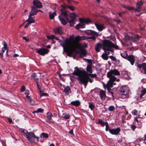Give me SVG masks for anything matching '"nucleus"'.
<instances>
[{"label":"nucleus","instance_id":"1","mask_svg":"<svg viewBox=\"0 0 146 146\" xmlns=\"http://www.w3.org/2000/svg\"><path fill=\"white\" fill-rule=\"evenodd\" d=\"M60 11L61 13L58 16V18L62 24L64 25H65L67 24V22L69 23L70 27L73 26L75 23V21H76V15L74 13H70V19L69 20L68 18V15L66 12L63 11V9H61Z\"/></svg>","mask_w":146,"mask_h":146},{"label":"nucleus","instance_id":"2","mask_svg":"<svg viewBox=\"0 0 146 146\" xmlns=\"http://www.w3.org/2000/svg\"><path fill=\"white\" fill-rule=\"evenodd\" d=\"M120 73L116 69L111 70L107 73V77L110 78L109 81L114 82L116 81V78L114 76H119Z\"/></svg>","mask_w":146,"mask_h":146},{"label":"nucleus","instance_id":"3","mask_svg":"<svg viewBox=\"0 0 146 146\" xmlns=\"http://www.w3.org/2000/svg\"><path fill=\"white\" fill-rule=\"evenodd\" d=\"M102 44V49L105 51V50H110V49L111 48L112 44H113V43L109 40L105 39L104 40Z\"/></svg>","mask_w":146,"mask_h":146},{"label":"nucleus","instance_id":"4","mask_svg":"<svg viewBox=\"0 0 146 146\" xmlns=\"http://www.w3.org/2000/svg\"><path fill=\"white\" fill-rule=\"evenodd\" d=\"M86 33L89 35H92V36L88 37V39H91L95 40L96 37L99 36V34L97 32L92 30H88L86 31Z\"/></svg>","mask_w":146,"mask_h":146},{"label":"nucleus","instance_id":"5","mask_svg":"<svg viewBox=\"0 0 146 146\" xmlns=\"http://www.w3.org/2000/svg\"><path fill=\"white\" fill-rule=\"evenodd\" d=\"M116 84V83L114 82H112L110 81H109L108 82L106 85H105V84H104V87H106L108 91V92L110 93L111 95L112 96L113 98L114 97L113 95V92H111V89L110 88L113 87V85H115Z\"/></svg>","mask_w":146,"mask_h":146},{"label":"nucleus","instance_id":"6","mask_svg":"<svg viewBox=\"0 0 146 146\" xmlns=\"http://www.w3.org/2000/svg\"><path fill=\"white\" fill-rule=\"evenodd\" d=\"M119 94L121 95H126L129 92L128 88L125 86H123L119 88Z\"/></svg>","mask_w":146,"mask_h":146},{"label":"nucleus","instance_id":"7","mask_svg":"<svg viewBox=\"0 0 146 146\" xmlns=\"http://www.w3.org/2000/svg\"><path fill=\"white\" fill-rule=\"evenodd\" d=\"M83 71L80 70L78 67H75L74 72L72 73V74L73 75L78 76V77H79L80 76L84 75H83Z\"/></svg>","mask_w":146,"mask_h":146},{"label":"nucleus","instance_id":"8","mask_svg":"<svg viewBox=\"0 0 146 146\" xmlns=\"http://www.w3.org/2000/svg\"><path fill=\"white\" fill-rule=\"evenodd\" d=\"M49 50L47 48H42L36 49V52L40 55L44 56L45 54H47L49 52Z\"/></svg>","mask_w":146,"mask_h":146},{"label":"nucleus","instance_id":"9","mask_svg":"<svg viewBox=\"0 0 146 146\" xmlns=\"http://www.w3.org/2000/svg\"><path fill=\"white\" fill-rule=\"evenodd\" d=\"M19 131L21 132V134L23 135L26 138L28 139L29 141L30 140V137L27 136V134L28 132L27 130L23 128H20L19 129Z\"/></svg>","mask_w":146,"mask_h":146},{"label":"nucleus","instance_id":"10","mask_svg":"<svg viewBox=\"0 0 146 146\" xmlns=\"http://www.w3.org/2000/svg\"><path fill=\"white\" fill-rule=\"evenodd\" d=\"M137 67L139 68L140 70L142 68L144 71L143 72V74H146V63H143L142 64H138L137 65Z\"/></svg>","mask_w":146,"mask_h":146},{"label":"nucleus","instance_id":"11","mask_svg":"<svg viewBox=\"0 0 146 146\" xmlns=\"http://www.w3.org/2000/svg\"><path fill=\"white\" fill-rule=\"evenodd\" d=\"M78 80L80 81L79 83L80 84L82 83L84 84V86H87L88 83V81L86 80L83 76L78 77Z\"/></svg>","mask_w":146,"mask_h":146},{"label":"nucleus","instance_id":"12","mask_svg":"<svg viewBox=\"0 0 146 146\" xmlns=\"http://www.w3.org/2000/svg\"><path fill=\"white\" fill-rule=\"evenodd\" d=\"M121 131L119 127H117L116 129H113L110 130V133L112 135H117Z\"/></svg>","mask_w":146,"mask_h":146},{"label":"nucleus","instance_id":"13","mask_svg":"<svg viewBox=\"0 0 146 146\" xmlns=\"http://www.w3.org/2000/svg\"><path fill=\"white\" fill-rule=\"evenodd\" d=\"M135 57L133 55H128L126 60H128L130 62L131 64L133 65L135 62Z\"/></svg>","mask_w":146,"mask_h":146},{"label":"nucleus","instance_id":"14","mask_svg":"<svg viewBox=\"0 0 146 146\" xmlns=\"http://www.w3.org/2000/svg\"><path fill=\"white\" fill-rule=\"evenodd\" d=\"M33 5L35 7L40 8L42 7V5L40 2L37 0H35L33 2Z\"/></svg>","mask_w":146,"mask_h":146},{"label":"nucleus","instance_id":"15","mask_svg":"<svg viewBox=\"0 0 146 146\" xmlns=\"http://www.w3.org/2000/svg\"><path fill=\"white\" fill-rule=\"evenodd\" d=\"M81 21H82L81 19H80L79 23L76 25L75 26V28L77 29H79L80 28L82 29L85 27L84 23L81 22Z\"/></svg>","mask_w":146,"mask_h":146},{"label":"nucleus","instance_id":"16","mask_svg":"<svg viewBox=\"0 0 146 146\" xmlns=\"http://www.w3.org/2000/svg\"><path fill=\"white\" fill-rule=\"evenodd\" d=\"M38 11H36V9L34 6L31 7V9L29 15V17L35 15H36Z\"/></svg>","mask_w":146,"mask_h":146},{"label":"nucleus","instance_id":"17","mask_svg":"<svg viewBox=\"0 0 146 146\" xmlns=\"http://www.w3.org/2000/svg\"><path fill=\"white\" fill-rule=\"evenodd\" d=\"M27 135L28 136L30 137V139H31V138H33L34 139L36 138L37 141H39V137L36 136L34 133L31 132H28V133H27ZM29 141H31V139H30V140Z\"/></svg>","mask_w":146,"mask_h":146},{"label":"nucleus","instance_id":"18","mask_svg":"<svg viewBox=\"0 0 146 146\" xmlns=\"http://www.w3.org/2000/svg\"><path fill=\"white\" fill-rule=\"evenodd\" d=\"M103 47V44L100 42L97 43L95 46V49L96 52H98L100 51V49Z\"/></svg>","mask_w":146,"mask_h":146},{"label":"nucleus","instance_id":"19","mask_svg":"<svg viewBox=\"0 0 146 146\" xmlns=\"http://www.w3.org/2000/svg\"><path fill=\"white\" fill-rule=\"evenodd\" d=\"M143 3L141 1H140L138 3H137L136 8L135 9V11L138 12H139L141 11V6L143 5Z\"/></svg>","mask_w":146,"mask_h":146},{"label":"nucleus","instance_id":"20","mask_svg":"<svg viewBox=\"0 0 146 146\" xmlns=\"http://www.w3.org/2000/svg\"><path fill=\"white\" fill-rule=\"evenodd\" d=\"M61 45L63 48L64 51L67 54L68 56L70 57L72 56V52H70L69 51V48L66 49L65 46L62 44H61Z\"/></svg>","mask_w":146,"mask_h":146},{"label":"nucleus","instance_id":"21","mask_svg":"<svg viewBox=\"0 0 146 146\" xmlns=\"http://www.w3.org/2000/svg\"><path fill=\"white\" fill-rule=\"evenodd\" d=\"M97 28L100 31H102L104 29V26L103 24H99L96 23L94 24Z\"/></svg>","mask_w":146,"mask_h":146},{"label":"nucleus","instance_id":"22","mask_svg":"<svg viewBox=\"0 0 146 146\" xmlns=\"http://www.w3.org/2000/svg\"><path fill=\"white\" fill-rule=\"evenodd\" d=\"M87 52L85 49H81L79 56L80 58H82L83 56L85 57L86 55Z\"/></svg>","mask_w":146,"mask_h":146},{"label":"nucleus","instance_id":"23","mask_svg":"<svg viewBox=\"0 0 146 146\" xmlns=\"http://www.w3.org/2000/svg\"><path fill=\"white\" fill-rule=\"evenodd\" d=\"M99 95L101 99L102 100H104L106 96L105 92L103 90H101L99 93Z\"/></svg>","mask_w":146,"mask_h":146},{"label":"nucleus","instance_id":"24","mask_svg":"<svg viewBox=\"0 0 146 146\" xmlns=\"http://www.w3.org/2000/svg\"><path fill=\"white\" fill-rule=\"evenodd\" d=\"M54 31L55 34L57 35H61L62 33L61 29L59 27L54 29Z\"/></svg>","mask_w":146,"mask_h":146},{"label":"nucleus","instance_id":"25","mask_svg":"<svg viewBox=\"0 0 146 146\" xmlns=\"http://www.w3.org/2000/svg\"><path fill=\"white\" fill-rule=\"evenodd\" d=\"M70 40L68 39H66V40H64V42H63V44L65 46V48L66 49L68 48L69 47V41Z\"/></svg>","mask_w":146,"mask_h":146},{"label":"nucleus","instance_id":"26","mask_svg":"<svg viewBox=\"0 0 146 146\" xmlns=\"http://www.w3.org/2000/svg\"><path fill=\"white\" fill-rule=\"evenodd\" d=\"M26 22L28 23V24L30 25L32 23H34L35 20L33 19V17H31V16L29 17V18L27 20Z\"/></svg>","mask_w":146,"mask_h":146},{"label":"nucleus","instance_id":"27","mask_svg":"<svg viewBox=\"0 0 146 146\" xmlns=\"http://www.w3.org/2000/svg\"><path fill=\"white\" fill-rule=\"evenodd\" d=\"M2 44L3 46V47L2 48L1 50L2 53H3L4 52L5 50L7 49V45L6 42L4 41H3Z\"/></svg>","mask_w":146,"mask_h":146},{"label":"nucleus","instance_id":"28","mask_svg":"<svg viewBox=\"0 0 146 146\" xmlns=\"http://www.w3.org/2000/svg\"><path fill=\"white\" fill-rule=\"evenodd\" d=\"M70 104L74 106H78L80 105V102L79 100H77L71 102L70 103Z\"/></svg>","mask_w":146,"mask_h":146},{"label":"nucleus","instance_id":"29","mask_svg":"<svg viewBox=\"0 0 146 146\" xmlns=\"http://www.w3.org/2000/svg\"><path fill=\"white\" fill-rule=\"evenodd\" d=\"M53 116L52 114L50 112H48L47 113V117L48 119V121H46L47 123H49V121L51 120L52 117Z\"/></svg>","mask_w":146,"mask_h":146},{"label":"nucleus","instance_id":"30","mask_svg":"<svg viewBox=\"0 0 146 146\" xmlns=\"http://www.w3.org/2000/svg\"><path fill=\"white\" fill-rule=\"evenodd\" d=\"M84 37H80L79 36H76L74 39H72L71 40L73 42L74 41H79L81 40H84V39L83 38Z\"/></svg>","mask_w":146,"mask_h":146},{"label":"nucleus","instance_id":"31","mask_svg":"<svg viewBox=\"0 0 146 146\" xmlns=\"http://www.w3.org/2000/svg\"><path fill=\"white\" fill-rule=\"evenodd\" d=\"M49 17L50 19H53L54 18V16L56 15V12L54 11L52 13L51 12H49Z\"/></svg>","mask_w":146,"mask_h":146},{"label":"nucleus","instance_id":"32","mask_svg":"<svg viewBox=\"0 0 146 146\" xmlns=\"http://www.w3.org/2000/svg\"><path fill=\"white\" fill-rule=\"evenodd\" d=\"M83 76L86 80L88 81V82H89L90 83H92L93 82V79L90 78L87 75H83Z\"/></svg>","mask_w":146,"mask_h":146},{"label":"nucleus","instance_id":"33","mask_svg":"<svg viewBox=\"0 0 146 146\" xmlns=\"http://www.w3.org/2000/svg\"><path fill=\"white\" fill-rule=\"evenodd\" d=\"M64 92L66 93V94H68L70 93L71 92L70 88V87L68 86H67L64 89Z\"/></svg>","mask_w":146,"mask_h":146},{"label":"nucleus","instance_id":"34","mask_svg":"<svg viewBox=\"0 0 146 146\" xmlns=\"http://www.w3.org/2000/svg\"><path fill=\"white\" fill-rule=\"evenodd\" d=\"M91 66L88 64L86 68L87 71L90 73H92V68Z\"/></svg>","mask_w":146,"mask_h":146},{"label":"nucleus","instance_id":"35","mask_svg":"<svg viewBox=\"0 0 146 146\" xmlns=\"http://www.w3.org/2000/svg\"><path fill=\"white\" fill-rule=\"evenodd\" d=\"M49 135L48 134L46 133H43L41 134L40 137L41 138H48Z\"/></svg>","mask_w":146,"mask_h":146},{"label":"nucleus","instance_id":"36","mask_svg":"<svg viewBox=\"0 0 146 146\" xmlns=\"http://www.w3.org/2000/svg\"><path fill=\"white\" fill-rule=\"evenodd\" d=\"M81 19L82 21H81V22L84 23H85L86 24H88L91 21L90 19Z\"/></svg>","mask_w":146,"mask_h":146},{"label":"nucleus","instance_id":"37","mask_svg":"<svg viewBox=\"0 0 146 146\" xmlns=\"http://www.w3.org/2000/svg\"><path fill=\"white\" fill-rule=\"evenodd\" d=\"M121 56L124 59H126L127 56H128V54L126 52H125L124 53H121L120 54Z\"/></svg>","mask_w":146,"mask_h":146},{"label":"nucleus","instance_id":"38","mask_svg":"<svg viewBox=\"0 0 146 146\" xmlns=\"http://www.w3.org/2000/svg\"><path fill=\"white\" fill-rule=\"evenodd\" d=\"M62 117L64 119H68L69 118L70 115L66 113H64L63 114Z\"/></svg>","mask_w":146,"mask_h":146},{"label":"nucleus","instance_id":"39","mask_svg":"<svg viewBox=\"0 0 146 146\" xmlns=\"http://www.w3.org/2000/svg\"><path fill=\"white\" fill-rule=\"evenodd\" d=\"M98 123L99 124H100L102 127H104L105 125V122L103 121L101 119H98Z\"/></svg>","mask_w":146,"mask_h":146},{"label":"nucleus","instance_id":"40","mask_svg":"<svg viewBox=\"0 0 146 146\" xmlns=\"http://www.w3.org/2000/svg\"><path fill=\"white\" fill-rule=\"evenodd\" d=\"M130 127L133 131L135 130V129L137 127L135 126V122H133V124L130 125Z\"/></svg>","mask_w":146,"mask_h":146},{"label":"nucleus","instance_id":"41","mask_svg":"<svg viewBox=\"0 0 146 146\" xmlns=\"http://www.w3.org/2000/svg\"><path fill=\"white\" fill-rule=\"evenodd\" d=\"M83 60L84 61L86 62L87 61L88 62V63L90 65L92 66V59H88L86 58H83Z\"/></svg>","mask_w":146,"mask_h":146},{"label":"nucleus","instance_id":"42","mask_svg":"<svg viewBox=\"0 0 146 146\" xmlns=\"http://www.w3.org/2000/svg\"><path fill=\"white\" fill-rule=\"evenodd\" d=\"M31 77L33 78V79L35 80L36 81L38 80V78L37 77V75L35 73H34L31 74Z\"/></svg>","mask_w":146,"mask_h":146},{"label":"nucleus","instance_id":"43","mask_svg":"<svg viewBox=\"0 0 146 146\" xmlns=\"http://www.w3.org/2000/svg\"><path fill=\"white\" fill-rule=\"evenodd\" d=\"M141 93L140 94L139 97L140 98H142L143 96L146 93V90L145 89H143L141 91Z\"/></svg>","mask_w":146,"mask_h":146},{"label":"nucleus","instance_id":"44","mask_svg":"<svg viewBox=\"0 0 146 146\" xmlns=\"http://www.w3.org/2000/svg\"><path fill=\"white\" fill-rule=\"evenodd\" d=\"M123 7L126 8L129 10H135V11L136 9L133 7H130L128 6H126L125 5H124Z\"/></svg>","mask_w":146,"mask_h":146},{"label":"nucleus","instance_id":"45","mask_svg":"<svg viewBox=\"0 0 146 146\" xmlns=\"http://www.w3.org/2000/svg\"><path fill=\"white\" fill-rule=\"evenodd\" d=\"M102 58L104 60H107L109 57L105 53H103L102 55Z\"/></svg>","mask_w":146,"mask_h":146},{"label":"nucleus","instance_id":"46","mask_svg":"<svg viewBox=\"0 0 146 146\" xmlns=\"http://www.w3.org/2000/svg\"><path fill=\"white\" fill-rule=\"evenodd\" d=\"M132 42L130 43L129 44H127L126 45L127 46H129V48L130 49V50H133L134 49H135V48L133 46H131L130 47V46H132Z\"/></svg>","mask_w":146,"mask_h":146},{"label":"nucleus","instance_id":"47","mask_svg":"<svg viewBox=\"0 0 146 146\" xmlns=\"http://www.w3.org/2000/svg\"><path fill=\"white\" fill-rule=\"evenodd\" d=\"M26 98L29 101V103L31 105H33L34 104V103L32 102L31 98L30 96H27L26 97Z\"/></svg>","mask_w":146,"mask_h":146},{"label":"nucleus","instance_id":"48","mask_svg":"<svg viewBox=\"0 0 146 146\" xmlns=\"http://www.w3.org/2000/svg\"><path fill=\"white\" fill-rule=\"evenodd\" d=\"M46 37L48 40H53L55 38V36L54 35H52L51 36L47 35Z\"/></svg>","mask_w":146,"mask_h":146},{"label":"nucleus","instance_id":"49","mask_svg":"<svg viewBox=\"0 0 146 146\" xmlns=\"http://www.w3.org/2000/svg\"><path fill=\"white\" fill-rule=\"evenodd\" d=\"M89 106V108L91 110H93L95 108V106L92 103H90Z\"/></svg>","mask_w":146,"mask_h":146},{"label":"nucleus","instance_id":"50","mask_svg":"<svg viewBox=\"0 0 146 146\" xmlns=\"http://www.w3.org/2000/svg\"><path fill=\"white\" fill-rule=\"evenodd\" d=\"M115 109L114 107L112 106H110L108 108L109 111H114L115 110Z\"/></svg>","mask_w":146,"mask_h":146},{"label":"nucleus","instance_id":"51","mask_svg":"<svg viewBox=\"0 0 146 146\" xmlns=\"http://www.w3.org/2000/svg\"><path fill=\"white\" fill-rule=\"evenodd\" d=\"M43 111V110L41 108H38L37 111H33V113L34 112H36V113H42Z\"/></svg>","mask_w":146,"mask_h":146},{"label":"nucleus","instance_id":"52","mask_svg":"<svg viewBox=\"0 0 146 146\" xmlns=\"http://www.w3.org/2000/svg\"><path fill=\"white\" fill-rule=\"evenodd\" d=\"M121 74L123 75L126 76H128V72L125 70H122L121 72Z\"/></svg>","mask_w":146,"mask_h":146},{"label":"nucleus","instance_id":"53","mask_svg":"<svg viewBox=\"0 0 146 146\" xmlns=\"http://www.w3.org/2000/svg\"><path fill=\"white\" fill-rule=\"evenodd\" d=\"M40 97H42V96L47 97L48 96V94L46 93H42V92H41V93H40Z\"/></svg>","mask_w":146,"mask_h":146},{"label":"nucleus","instance_id":"54","mask_svg":"<svg viewBox=\"0 0 146 146\" xmlns=\"http://www.w3.org/2000/svg\"><path fill=\"white\" fill-rule=\"evenodd\" d=\"M122 118V122L125 123V119L126 117L125 115H123L121 116Z\"/></svg>","mask_w":146,"mask_h":146},{"label":"nucleus","instance_id":"55","mask_svg":"<svg viewBox=\"0 0 146 146\" xmlns=\"http://www.w3.org/2000/svg\"><path fill=\"white\" fill-rule=\"evenodd\" d=\"M133 37L135 39L139 40L141 37V36L138 35H134Z\"/></svg>","mask_w":146,"mask_h":146},{"label":"nucleus","instance_id":"56","mask_svg":"<svg viewBox=\"0 0 146 146\" xmlns=\"http://www.w3.org/2000/svg\"><path fill=\"white\" fill-rule=\"evenodd\" d=\"M138 111L136 110H133L132 112V113L134 115H137Z\"/></svg>","mask_w":146,"mask_h":146},{"label":"nucleus","instance_id":"57","mask_svg":"<svg viewBox=\"0 0 146 146\" xmlns=\"http://www.w3.org/2000/svg\"><path fill=\"white\" fill-rule=\"evenodd\" d=\"M25 91V86L23 85L21 86L20 89V91L21 92H22Z\"/></svg>","mask_w":146,"mask_h":146},{"label":"nucleus","instance_id":"58","mask_svg":"<svg viewBox=\"0 0 146 146\" xmlns=\"http://www.w3.org/2000/svg\"><path fill=\"white\" fill-rule=\"evenodd\" d=\"M35 83L36 84L37 87V88H38V90H39V91L40 93H41V88L40 87V86L39 85L38 82L37 81H36L35 82Z\"/></svg>","mask_w":146,"mask_h":146},{"label":"nucleus","instance_id":"59","mask_svg":"<svg viewBox=\"0 0 146 146\" xmlns=\"http://www.w3.org/2000/svg\"><path fill=\"white\" fill-rule=\"evenodd\" d=\"M89 75L90 77L93 78H96L97 76V75L96 74H90Z\"/></svg>","mask_w":146,"mask_h":146},{"label":"nucleus","instance_id":"60","mask_svg":"<svg viewBox=\"0 0 146 146\" xmlns=\"http://www.w3.org/2000/svg\"><path fill=\"white\" fill-rule=\"evenodd\" d=\"M111 48H114L116 49H118L119 47L117 45H115L113 43V44H112Z\"/></svg>","mask_w":146,"mask_h":146},{"label":"nucleus","instance_id":"61","mask_svg":"<svg viewBox=\"0 0 146 146\" xmlns=\"http://www.w3.org/2000/svg\"><path fill=\"white\" fill-rule=\"evenodd\" d=\"M109 57L110 58H111L112 60L114 61H116V58L113 56H109Z\"/></svg>","mask_w":146,"mask_h":146},{"label":"nucleus","instance_id":"62","mask_svg":"<svg viewBox=\"0 0 146 146\" xmlns=\"http://www.w3.org/2000/svg\"><path fill=\"white\" fill-rule=\"evenodd\" d=\"M67 8L70 9L72 11H74V7L73 6H68Z\"/></svg>","mask_w":146,"mask_h":146},{"label":"nucleus","instance_id":"63","mask_svg":"<svg viewBox=\"0 0 146 146\" xmlns=\"http://www.w3.org/2000/svg\"><path fill=\"white\" fill-rule=\"evenodd\" d=\"M22 38L25 40L26 42H28L29 39V38H27V37L26 36H23L22 37Z\"/></svg>","mask_w":146,"mask_h":146},{"label":"nucleus","instance_id":"64","mask_svg":"<svg viewBox=\"0 0 146 146\" xmlns=\"http://www.w3.org/2000/svg\"><path fill=\"white\" fill-rule=\"evenodd\" d=\"M29 94V90H26L25 92V94L26 95V97L27 96H28Z\"/></svg>","mask_w":146,"mask_h":146}]
</instances>
